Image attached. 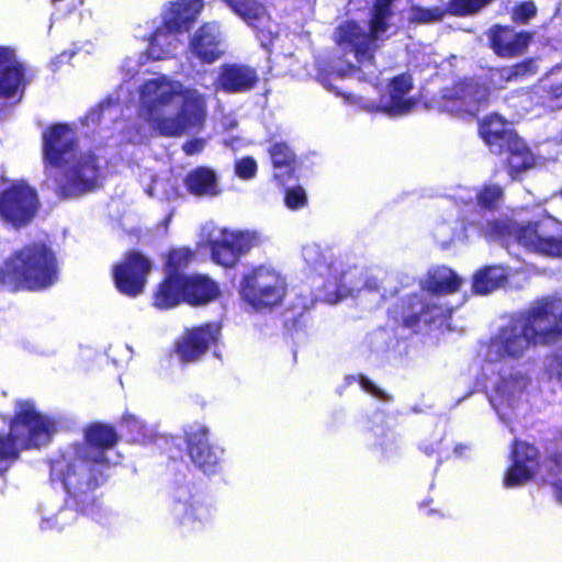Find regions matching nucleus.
I'll list each match as a JSON object with an SVG mask.
<instances>
[{
    "label": "nucleus",
    "instance_id": "38",
    "mask_svg": "<svg viewBox=\"0 0 562 562\" xmlns=\"http://www.w3.org/2000/svg\"><path fill=\"white\" fill-rule=\"evenodd\" d=\"M270 156L274 167V177L280 182L292 172L291 164L294 160L293 151L284 143H276L270 149Z\"/></svg>",
    "mask_w": 562,
    "mask_h": 562
},
{
    "label": "nucleus",
    "instance_id": "49",
    "mask_svg": "<svg viewBox=\"0 0 562 562\" xmlns=\"http://www.w3.org/2000/svg\"><path fill=\"white\" fill-rule=\"evenodd\" d=\"M376 437H381L378 442L383 450L386 452L392 451L393 446H395L396 438L395 435L391 430H386L384 428H376L373 430Z\"/></svg>",
    "mask_w": 562,
    "mask_h": 562
},
{
    "label": "nucleus",
    "instance_id": "6",
    "mask_svg": "<svg viewBox=\"0 0 562 562\" xmlns=\"http://www.w3.org/2000/svg\"><path fill=\"white\" fill-rule=\"evenodd\" d=\"M58 263L52 249L42 244L15 250L0 267V290L42 291L58 280Z\"/></svg>",
    "mask_w": 562,
    "mask_h": 562
},
{
    "label": "nucleus",
    "instance_id": "37",
    "mask_svg": "<svg viewBox=\"0 0 562 562\" xmlns=\"http://www.w3.org/2000/svg\"><path fill=\"white\" fill-rule=\"evenodd\" d=\"M509 271L503 266H491L477 271L473 277V290L487 294L503 285Z\"/></svg>",
    "mask_w": 562,
    "mask_h": 562
},
{
    "label": "nucleus",
    "instance_id": "34",
    "mask_svg": "<svg viewBox=\"0 0 562 562\" xmlns=\"http://www.w3.org/2000/svg\"><path fill=\"white\" fill-rule=\"evenodd\" d=\"M538 71L535 60H528L509 67L491 69L488 81L492 88L503 89L509 82L522 81Z\"/></svg>",
    "mask_w": 562,
    "mask_h": 562
},
{
    "label": "nucleus",
    "instance_id": "19",
    "mask_svg": "<svg viewBox=\"0 0 562 562\" xmlns=\"http://www.w3.org/2000/svg\"><path fill=\"white\" fill-rule=\"evenodd\" d=\"M117 440L119 436L112 426L95 424L86 430L85 443L75 447L85 449L87 457L97 465L104 468L117 464L121 460L119 452L114 450Z\"/></svg>",
    "mask_w": 562,
    "mask_h": 562
},
{
    "label": "nucleus",
    "instance_id": "11",
    "mask_svg": "<svg viewBox=\"0 0 562 562\" xmlns=\"http://www.w3.org/2000/svg\"><path fill=\"white\" fill-rule=\"evenodd\" d=\"M203 0H176L166 3L155 30L148 36L147 58L164 60L176 54L180 36L189 31L203 9Z\"/></svg>",
    "mask_w": 562,
    "mask_h": 562
},
{
    "label": "nucleus",
    "instance_id": "51",
    "mask_svg": "<svg viewBox=\"0 0 562 562\" xmlns=\"http://www.w3.org/2000/svg\"><path fill=\"white\" fill-rule=\"evenodd\" d=\"M548 372L551 379H557L562 383V355H557L548 362Z\"/></svg>",
    "mask_w": 562,
    "mask_h": 562
},
{
    "label": "nucleus",
    "instance_id": "35",
    "mask_svg": "<svg viewBox=\"0 0 562 562\" xmlns=\"http://www.w3.org/2000/svg\"><path fill=\"white\" fill-rule=\"evenodd\" d=\"M184 183L188 191L196 196H216L221 192L215 171L206 167L190 171Z\"/></svg>",
    "mask_w": 562,
    "mask_h": 562
},
{
    "label": "nucleus",
    "instance_id": "60",
    "mask_svg": "<svg viewBox=\"0 0 562 562\" xmlns=\"http://www.w3.org/2000/svg\"><path fill=\"white\" fill-rule=\"evenodd\" d=\"M115 124H116V126H119V127H121V126L123 125V123H122V122H116Z\"/></svg>",
    "mask_w": 562,
    "mask_h": 562
},
{
    "label": "nucleus",
    "instance_id": "7",
    "mask_svg": "<svg viewBox=\"0 0 562 562\" xmlns=\"http://www.w3.org/2000/svg\"><path fill=\"white\" fill-rule=\"evenodd\" d=\"M462 284L463 279L450 268H434L420 282V294L408 297L401 312L394 311L395 317L413 329H419L422 323L428 325L439 317H446L452 308L440 303V295L458 292Z\"/></svg>",
    "mask_w": 562,
    "mask_h": 562
},
{
    "label": "nucleus",
    "instance_id": "44",
    "mask_svg": "<svg viewBox=\"0 0 562 562\" xmlns=\"http://www.w3.org/2000/svg\"><path fill=\"white\" fill-rule=\"evenodd\" d=\"M257 173V162L252 157H243L235 162V175L243 180H250Z\"/></svg>",
    "mask_w": 562,
    "mask_h": 562
},
{
    "label": "nucleus",
    "instance_id": "27",
    "mask_svg": "<svg viewBox=\"0 0 562 562\" xmlns=\"http://www.w3.org/2000/svg\"><path fill=\"white\" fill-rule=\"evenodd\" d=\"M258 75L254 68L240 64L221 66L216 88L231 93L245 92L255 87Z\"/></svg>",
    "mask_w": 562,
    "mask_h": 562
},
{
    "label": "nucleus",
    "instance_id": "43",
    "mask_svg": "<svg viewBox=\"0 0 562 562\" xmlns=\"http://www.w3.org/2000/svg\"><path fill=\"white\" fill-rule=\"evenodd\" d=\"M541 88L547 92L548 99H559L562 97V76L559 72H552L541 80Z\"/></svg>",
    "mask_w": 562,
    "mask_h": 562
},
{
    "label": "nucleus",
    "instance_id": "47",
    "mask_svg": "<svg viewBox=\"0 0 562 562\" xmlns=\"http://www.w3.org/2000/svg\"><path fill=\"white\" fill-rule=\"evenodd\" d=\"M536 5L531 1L522 2L513 11V20L518 23H526L536 14Z\"/></svg>",
    "mask_w": 562,
    "mask_h": 562
},
{
    "label": "nucleus",
    "instance_id": "14",
    "mask_svg": "<svg viewBox=\"0 0 562 562\" xmlns=\"http://www.w3.org/2000/svg\"><path fill=\"white\" fill-rule=\"evenodd\" d=\"M323 85L336 94L342 95L349 104L357 105L368 112L380 111L391 116H397L409 113L416 104V100L409 95L413 83L408 75H401L392 79L386 93L380 97L379 102L362 94L342 93L338 87L326 81Z\"/></svg>",
    "mask_w": 562,
    "mask_h": 562
},
{
    "label": "nucleus",
    "instance_id": "8",
    "mask_svg": "<svg viewBox=\"0 0 562 562\" xmlns=\"http://www.w3.org/2000/svg\"><path fill=\"white\" fill-rule=\"evenodd\" d=\"M102 481L103 468L87 457L85 449L71 446L52 460V484L64 490L83 512H89L88 506L95 503L93 492Z\"/></svg>",
    "mask_w": 562,
    "mask_h": 562
},
{
    "label": "nucleus",
    "instance_id": "30",
    "mask_svg": "<svg viewBox=\"0 0 562 562\" xmlns=\"http://www.w3.org/2000/svg\"><path fill=\"white\" fill-rule=\"evenodd\" d=\"M186 276L167 274L154 292V306L159 310H169L184 302Z\"/></svg>",
    "mask_w": 562,
    "mask_h": 562
},
{
    "label": "nucleus",
    "instance_id": "59",
    "mask_svg": "<svg viewBox=\"0 0 562 562\" xmlns=\"http://www.w3.org/2000/svg\"><path fill=\"white\" fill-rule=\"evenodd\" d=\"M234 126H235V122H233V121L228 122V127L229 128H233Z\"/></svg>",
    "mask_w": 562,
    "mask_h": 562
},
{
    "label": "nucleus",
    "instance_id": "55",
    "mask_svg": "<svg viewBox=\"0 0 562 562\" xmlns=\"http://www.w3.org/2000/svg\"><path fill=\"white\" fill-rule=\"evenodd\" d=\"M146 136V132L144 130H134L128 131L127 134L123 137V139L132 143H138L144 139Z\"/></svg>",
    "mask_w": 562,
    "mask_h": 562
},
{
    "label": "nucleus",
    "instance_id": "50",
    "mask_svg": "<svg viewBox=\"0 0 562 562\" xmlns=\"http://www.w3.org/2000/svg\"><path fill=\"white\" fill-rule=\"evenodd\" d=\"M112 108H113L112 100H108L101 104L100 111H95V110L91 111L87 115L86 120L90 121L92 123H97V122L104 120L105 116L110 117L113 112Z\"/></svg>",
    "mask_w": 562,
    "mask_h": 562
},
{
    "label": "nucleus",
    "instance_id": "10",
    "mask_svg": "<svg viewBox=\"0 0 562 562\" xmlns=\"http://www.w3.org/2000/svg\"><path fill=\"white\" fill-rule=\"evenodd\" d=\"M56 422L37 412L31 400H18L8 435H0V461L15 459L22 449L47 445Z\"/></svg>",
    "mask_w": 562,
    "mask_h": 562
},
{
    "label": "nucleus",
    "instance_id": "29",
    "mask_svg": "<svg viewBox=\"0 0 562 562\" xmlns=\"http://www.w3.org/2000/svg\"><path fill=\"white\" fill-rule=\"evenodd\" d=\"M71 506H77L79 509L87 515L93 516L95 509V503L93 505H89V512H83L81 509V505L74 504L72 499L69 497L66 499V506L56 508L50 503L44 504L41 507L42 520H41V529L43 530H52V529H63L64 527L72 524L78 516V510L74 509Z\"/></svg>",
    "mask_w": 562,
    "mask_h": 562
},
{
    "label": "nucleus",
    "instance_id": "39",
    "mask_svg": "<svg viewBox=\"0 0 562 562\" xmlns=\"http://www.w3.org/2000/svg\"><path fill=\"white\" fill-rule=\"evenodd\" d=\"M122 423L130 431L134 441L147 443L155 440L156 438V428L153 425H146L135 415H124Z\"/></svg>",
    "mask_w": 562,
    "mask_h": 562
},
{
    "label": "nucleus",
    "instance_id": "16",
    "mask_svg": "<svg viewBox=\"0 0 562 562\" xmlns=\"http://www.w3.org/2000/svg\"><path fill=\"white\" fill-rule=\"evenodd\" d=\"M36 209V193L23 181L12 183L0 194V220L14 227L27 225L35 216Z\"/></svg>",
    "mask_w": 562,
    "mask_h": 562
},
{
    "label": "nucleus",
    "instance_id": "53",
    "mask_svg": "<svg viewBox=\"0 0 562 562\" xmlns=\"http://www.w3.org/2000/svg\"><path fill=\"white\" fill-rule=\"evenodd\" d=\"M203 147H204V142L201 139H195V140L186 143L183 145V150L188 155H194V154L200 153L203 149Z\"/></svg>",
    "mask_w": 562,
    "mask_h": 562
},
{
    "label": "nucleus",
    "instance_id": "25",
    "mask_svg": "<svg viewBox=\"0 0 562 562\" xmlns=\"http://www.w3.org/2000/svg\"><path fill=\"white\" fill-rule=\"evenodd\" d=\"M171 515L183 532H193L202 530L212 521L213 510L206 503L192 498L175 502Z\"/></svg>",
    "mask_w": 562,
    "mask_h": 562
},
{
    "label": "nucleus",
    "instance_id": "24",
    "mask_svg": "<svg viewBox=\"0 0 562 562\" xmlns=\"http://www.w3.org/2000/svg\"><path fill=\"white\" fill-rule=\"evenodd\" d=\"M491 2L492 0H450L445 10L439 7H412L407 12V19L411 22L428 23L440 20L446 13L460 16L471 15Z\"/></svg>",
    "mask_w": 562,
    "mask_h": 562
},
{
    "label": "nucleus",
    "instance_id": "1",
    "mask_svg": "<svg viewBox=\"0 0 562 562\" xmlns=\"http://www.w3.org/2000/svg\"><path fill=\"white\" fill-rule=\"evenodd\" d=\"M206 113L205 94L171 76L156 75L137 88V114L153 134L181 136L200 127Z\"/></svg>",
    "mask_w": 562,
    "mask_h": 562
},
{
    "label": "nucleus",
    "instance_id": "17",
    "mask_svg": "<svg viewBox=\"0 0 562 562\" xmlns=\"http://www.w3.org/2000/svg\"><path fill=\"white\" fill-rule=\"evenodd\" d=\"M477 215L476 213L468 215L463 210L458 217L438 223L434 229L436 240L446 246L453 241H467L473 236H483L486 239L502 236L497 223L487 221L484 226L476 221Z\"/></svg>",
    "mask_w": 562,
    "mask_h": 562
},
{
    "label": "nucleus",
    "instance_id": "46",
    "mask_svg": "<svg viewBox=\"0 0 562 562\" xmlns=\"http://www.w3.org/2000/svg\"><path fill=\"white\" fill-rule=\"evenodd\" d=\"M285 205L291 210H299L305 206L307 198L301 187L288 189L285 192Z\"/></svg>",
    "mask_w": 562,
    "mask_h": 562
},
{
    "label": "nucleus",
    "instance_id": "26",
    "mask_svg": "<svg viewBox=\"0 0 562 562\" xmlns=\"http://www.w3.org/2000/svg\"><path fill=\"white\" fill-rule=\"evenodd\" d=\"M537 449L526 442H516L513 450V464L504 477L506 487L525 484L533 474L537 462Z\"/></svg>",
    "mask_w": 562,
    "mask_h": 562
},
{
    "label": "nucleus",
    "instance_id": "21",
    "mask_svg": "<svg viewBox=\"0 0 562 562\" xmlns=\"http://www.w3.org/2000/svg\"><path fill=\"white\" fill-rule=\"evenodd\" d=\"M189 47L191 54L202 63L211 64L220 59L227 49L221 25L209 22L200 26L191 36Z\"/></svg>",
    "mask_w": 562,
    "mask_h": 562
},
{
    "label": "nucleus",
    "instance_id": "57",
    "mask_svg": "<svg viewBox=\"0 0 562 562\" xmlns=\"http://www.w3.org/2000/svg\"><path fill=\"white\" fill-rule=\"evenodd\" d=\"M70 56H68L66 53L61 54L60 56H58V59H60L61 61L66 58H69Z\"/></svg>",
    "mask_w": 562,
    "mask_h": 562
},
{
    "label": "nucleus",
    "instance_id": "13",
    "mask_svg": "<svg viewBox=\"0 0 562 562\" xmlns=\"http://www.w3.org/2000/svg\"><path fill=\"white\" fill-rule=\"evenodd\" d=\"M286 292L285 277L268 266H259L246 273L239 286L241 300L256 311H271L281 305Z\"/></svg>",
    "mask_w": 562,
    "mask_h": 562
},
{
    "label": "nucleus",
    "instance_id": "58",
    "mask_svg": "<svg viewBox=\"0 0 562 562\" xmlns=\"http://www.w3.org/2000/svg\"><path fill=\"white\" fill-rule=\"evenodd\" d=\"M146 192H147V194H148V195H150V196H153V195H154L151 188L146 189Z\"/></svg>",
    "mask_w": 562,
    "mask_h": 562
},
{
    "label": "nucleus",
    "instance_id": "48",
    "mask_svg": "<svg viewBox=\"0 0 562 562\" xmlns=\"http://www.w3.org/2000/svg\"><path fill=\"white\" fill-rule=\"evenodd\" d=\"M16 66H21V64L15 58L14 49L9 46H0V70Z\"/></svg>",
    "mask_w": 562,
    "mask_h": 562
},
{
    "label": "nucleus",
    "instance_id": "5",
    "mask_svg": "<svg viewBox=\"0 0 562 562\" xmlns=\"http://www.w3.org/2000/svg\"><path fill=\"white\" fill-rule=\"evenodd\" d=\"M46 175L65 196H78L93 190L99 181L98 159L77 147L75 131L57 124L43 135Z\"/></svg>",
    "mask_w": 562,
    "mask_h": 562
},
{
    "label": "nucleus",
    "instance_id": "4",
    "mask_svg": "<svg viewBox=\"0 0 562 562\" xmlns=\"http://www.w3.org/2000/svg\"><path fill=\"white\" fill-rule=\"evenodd\" d=\"M465 213L479 214L476 221L484 226L486 222L497 223L502 236L493 240L506 244L510 239L524 248L550 257H562V223L548 216L535 223L517 224L514 222L494 221L486 217V212L497 210L504 201V190L499 184L485 183L479 189L461 188L454 194Z\"/></svg>",
    "mask_w": 562,
    "mask_h": 562
},
{
    "label": "nucleus",
    "instance_id": "32",
    "mask_svg": "<svg viewBox=\"0 0 562 562\" xmlns=\"http://www.w3.org/2000/svg\"><path fill=\"white\" fill-rule=\"evenodd\" d=\"M212 259L215 263L231 268L239 260L233 243L228 240L227 229L212 227L207 233Z\"/></svg>",
    "mask_w": 562,
    "mask_h": 562
},
{
    "label": "nucleus",
    "instance_id": "33",
    "mask_svg": "<svg viewBox=\"0 0 562 562\" xmlns=\"http://www.w3.org/2000/svg\"><path fill=\"white\" fill-rule=\"evenodd\" d=\"M480 134L492 151L501 149L517 136L509 130L507 122L497 114L488 115L481 122Z\"/></svg>",
    "mask_w": 562,
    "mask_h": 562
},
{
    "label": "nucleus",
    "instance_id": "54",
    "mask_svg": "<svg viewBox=\"0 0 562 562\" xmlns=\"http://www.w3.org/2000/svg\"><path fill=\"white\" fill-rule=\"evenodd\" d=\"M360 384L366 392L371 393L372 395L378 396V397L382 396L381 391L371 381H369L364 376L360 378Z\"/></svg>",
    "mask_w": 562,
    "mask_h": 562
},
{
    "label": "nucleus",
    "instance_id": "2",
    "mask_svg": "<svg viewBox=\"0 0 562 562\" xmlns=\"http://www.w3.org/2000/svg\"><path fill=\"white\" fill-rule=\"evenodd\" d=\"M371 1L349 0L348 13L363 10L369 19L360 22L349 20L337 27L335 42L344 60L339 59L333 71L341 78H357L375 87L379 71L373 54L376 43L393 33L391 4L394 0H376L373 8H370Z\"/></svg>",
    "mask_w": 562,
    "mask_h": 562
},
{
    "label": "nucleus",
    "instance_id": "3",
    "mask_svg": "<svg viewBox=\"0 0 562 562\" xmlns=\"http://www.w3.org/2000/svg\"><path fill=\"white\" fill-rule=\"evenodd\" d=\"M562 336V299H548L501 326L490 338L483 353L482 371L493 372L501 366L522 360L538 344Z\"/></svg>",
    "mask_w": 562,
    "mask_h": 562
},
{
    "label": "nucleus",
    "instance_id": "40",
    "mask_svg": "<svg viewBox=\"0 0 562 562\" xmlns=\"http://www.w3.org/2000/svg\"><path fill=\"white\" fill-rule=\"evenodd\" d=\"M23 79V68L21 66L10 67L0 70V94L3 97H14L21 88Z\"/></svg>",
    "mask_w": 562,
    "mask_h": 562
},
{
    "label": "nucleus",
    "instance_id": "23",
    "mask_svg": "<svg viewBox=\"0 0 562 562\" xmlns=\"http://www.w3.org/2000/svg\"><path fill=\"white\" fill-rule=\"evenodd\" d=\"M220 335V326L215 323L187 329L177 341V355L183 361L199 359Z\"/></svg>",
    "mask_w": 562,
    "mask_h": 562
},
{
    "label": "nucleus",
    "instance_id": "15",
    "mask_svg": "<svg viewBox=\"0 0 562 562\" xmlns=\"http://www.w3.org/2000/svg\"><path fill=\"white\" fill-rule=\"evenodd\" d=\"M488 90L474 79H467L441 91L438 109L462 117L474 116L487 103Z\"/></svg>",
    "mask_w": 562,
    "mask_h": 562
},
{
    "label": "nucleus",
    "instance_id": "18",
    "mask_svg": "<svg viewBox=\"0 0 562 562\" xmlns=\"http://www.w3.org/2000/svg\"><path fill=\"white\" fill-rule=\"evenodd\" d=\"M184 434L192 462L207 475L218 473L222 469L224 450L209 443L207 428L201 424H192L184 429Z\"/></svg>",
    "mask_w": 562,
    "mask_h": 562
},
{
    "label": "nucleus",
    "instance_id": "36",
    "mask_svg": "<svg viewBox=\"0 0 562 562\" xmlns=\"http://www.w3.org/2000/svg\"><path fill=\"white\" fill-rule=\"evenodd\" d=\"M508 149V167L512 178L529 168L535 164V157L526 146L525 142L518 136L506 143Z\"/></svg>",
    "mask_w": 562,
    "mask_h": 562
},
{
    "label": "nucleus",
    "instance_id": "20",
    "mask_svg": "<svg viewBox=\"0 0 562 562\" xmlns=\"http://www.w3.org/2000/svg\"><path fill=\"white\" fill-rule=\"evenodd\" d=\"M150 269V261L146 257L136 251L130 252L113 269L116 288L128 296L143 293Z\"/></svg>",
    "mask_w": 562,
    "mask_h": 562
},
{
    "label": "nucleus",
    "instance_id": "12",
    "mask_svg": "<svg viewBox=\"0 0 562 562\" xmlns=\"http://www.w3.org/2000/svg\"><path fill=\"white\" fill-rule=\"evenodd\" d=\"M482 375L488 383L485 387L491 405L498 417L507 422L527 400L529 374L521 367L501 366Z\"/></svg>",
    "mask_w": 562,
    "mask_h": 562
},
{
    "label": "nucleus",
    "instance_id": "41",
    "mask_svg": "<svg viewBox=\"0 0 562 562\" xmlns=\"http://www.w3.org/2000/svg\"><path fill=\"white\" fill-rule=\"evenodd\" d=\"M227 236L228 240L233 243L234 249L239 258L259 243V237L254 232H234L227 229Z\"/></svg>",
    "mask_w": 562,
    "mask_h": 562
},
{
    "label": "nucleus",
    "instance_id": "45",
    "mask_svg": "<svg viewBox=\"0 0 562 562\" xmlns=\"http://www.w3.org/2000/svg\"><path fill=\"white\" fill-rule=\"evenodd\" d=\"M548 467L551 475L555 477L551 481V484L555 487L557 497L562 503V452L551 460Z\"/></svg>",
    "mask_w": 562,
    "mask_h": 562
},
{
    "label": "nucleus",
    "instance_id": "28",
    "mask_svg": "<svg viewBox=\"0 0 562 562\" xmlns=\"http://www.w3.org/2000/svg\"><path fill=\"white\" fill-rule=\"evenodd\" d=\"M490 40L497 55L513 57L525 52L530 36L525 32L516 33L508 27L495 26L490 31Z\"/></svg>",
    "mask_w": 562,
    "mask_h": 562
},
{
    "label": "nucleus",
    "instance_id": "42",
    "mask_svg": "<svg viewBox=\"0 0 562 562\" xmlns=\"http://www.w3.org/2000/svg\"><path fill=\"white\" fill-rule=\"evenodd\" d=\"M193 257V251L187 247L171 250L167 261V274H179L178 271L186 268Z\"/></svg>",
    "mask_w": 562,
    "mask_h": 562
},
{
    "label": "nucleus",
    "instance_id": "31",
    "mask_svg": "<svg viewBox=\"0 0 562 562\" xmlns=\"http://www.w3.org/2000/svg\"><path fill=\"white\" fill-rule=\"evenodd\" d=\"M220 294L218 285L202 274L186 276L184 303L204 305Z\"/></svg>",
    "mask_w": 562,
    "mask_h": 562
},
{
    "label": "nucleus",
    "instance_id": "9",
    "mask_svg": "<svg viewBox=\"0 0 562 562\" xmlns=\"http://www.w3.org/2000/svg\"><path fill=\"white\" fill-rule=\"evenodd\" d=\"M302 256L304 261L313 270H315L322 278L326 279L325 288L328 294L325 299L329 303H335L347 295L361 292L362 289L379 291L381 292L382 297L393 293L390 289L394 281L393 276H387L382 280H378L376 278L363 279V273L358 269L340 273L336 263L328 260L317 244L313 243L304 245L302 248Z\"/></svg>",
    "mask_w": 562,
    "mask_h": 562
},
{
    "label": "nucleus",
    "instance_id": "22",
    "mask_svg": "<svg viewBox=\"0 0 562 562\" xmlns=\"http://www.w3.org/2000/svg\"><path fill=\"white\" fill-rule=\"evenodd\" d=\"M224 2L244 21L258 29V38L268 46L277 35L278 26L271 22L265 5L258 0H224Z\"/></svg>",
    "mask_w": 562,
    "mask_h": 562
},
{
    "label": "nucleus",
    "instance_id": "52",
    "mask_svg": "<svg viewBox=\"0 0 562 562\" xmlns=\"http://www.w3.org/2000/svg\"><path fill=\"white\" fill-rule=\"evenodd\" d=\"M142 65L143 61L134 60L133 58L128 57L123 61L122 69L128 77H134L138 72Z\"/></svg>",
    "mask_w": 562,
    "mask_h": 562
},
{
    "label": "nucleus",
    "instance_id": "56",
    "mask_svg": "<svg viewBox=\"0 0 562 562\" xmlns=\"http://www.w3.org/2000/svg\"><path fill=\"white\" fill-rule=\"evenodd\" d=\"M4 173H5V172H4L3 167H1V166H0V182H1V181H4V179H5V178H4Z\"/></svg>",
    "mask_w": 562,
    "mask_h": 562
}]
</instances>
